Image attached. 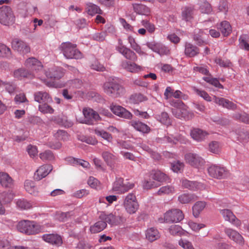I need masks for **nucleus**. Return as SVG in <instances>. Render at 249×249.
<instances>
[{
    "label": "nucleus",
    "mask_w": 249,
    "mask_h": 249,
    "mask_svg": "<svg viewBox=\"0 0 249 249\" xmlns=\"http://www.w3.org/2000/svg\"><path fill=\"white\" fill-rule=\"evenodd\" d=\"M185 159L188 164L196 168L202 166L205 163V160L202 157L195 153L186 154Z\"/></svg>",
    "instance_id": "nucleus-11"
},
{
    "label": "nucleus",
    "mask_w": 249,
    "mask_h": 249,
    "mask_svg": "<svg viewBox=\"0 0 249 249\" xmlns=\"http://www.w3.org/2000/svg\"><path fill=\"white\" fill-rule=\"evenodd\" d=\"M107 226L106 222L101 220L90 227V230L92 233H97L103 231Z\"/></svg>",
    "instance_id": "nucleus-42"
},
{
    "label": "nucleus",
    "mask_w": 249,
    "mask_h": 249,
    "mask_svg": "<svg viewBox=\"0 0 249 249\" xmlns=\"http://www.w3.org/2000/svg\"><path fill=\"white\" fill-rule=\"evenodd\" d=\"M123 67L131 72H136L141 70V66L136 63H131L128 61H125L122 63Z\"/></svg>",
    "instance_id": "nucleus-38"
},
{
    "label": "nucleus",
    "mask_w": 249,
    "mask_h": 249,
    "mask_svg": "<svg viewBox=\"0 0 249 249\" xmlns=\"http://www.w3.org/2000/svg\"><path fill=\"white\" fill-rule=\"evenodd\" d=\"M59 49L67 59H81L83 57L82 53L77 48L75 44L70 42L62 43Z\"/></svg>",
    "instance_id": "nucleus-3"
},
{
    "label": "nucleus",
    "mask_w": 249,
    "mask_h": 249,
    "mask_svg": "<svg viewBox=\"0 0 249 249\" xmlns=\"http://www.w3.org/2000/svg\"><path fill=\"white\" fill-rule=\"evenodd\" d=\"M45 74L48 78L52 79H59L63 76V73L59 68L49 69Z\"/></svg>",
    "instance_id": "nucleus-25"
},
{
    "label": "nucleus",
    "mask_w": 249,
    "mask_h": 249,
    "mask_svg": "<svg viewBox=\"0 0 249 249\" xmlns=\"http://www.w3.org/2000/svg\"><path fill=\"white\" fill-rule=\"evenodd\" d=\"M13 74L15 78L22 79L25 77L31 78L33 76L34 74H32L24 69L20 68L15 70Z\"/></svg>",
    "instance_id": "nucleus-39"
},
{
    "label": "nucleus",
    "mask_w": 249,
    "mask_h": 249,
    "mask_svg": "<svg viewBox=\"0 0 249 249\" xmlns=\"http://www.w3.org/2000/svg\"><path fill=\"white\" fill-rule=\"evenodd\" d=\"M225 232L230 239L236 243L239 244H243V238L237 231L230 228H226L225 229Z\"/></svg>",
    "instance_id": "nucleus-22"
},
{
    "label": "nucleus",
    "mask_w": 249,
    "mask_h": 249,
    "mask_svg": "<svg viewBox=\"0 0 249 249\" xmlns=\"http://www.w3.org/2000/svg\"><path fill=\"white\" fill-rule=\"evenodd\" d=\"M104 92L112 97H118L124 93V87L120 85L116 78L109 77L103 85Z\"/></svg>",
    "instance_id": "nucleus-1"
},
{
    "label": "nucleus",
    "mask_w": 249,
    "mask_h": 249,
    "mask_svg": "<svg viewBox=\"0 0 249 249\" xmlns=\"http://www.w3.org/2000/svg\"><path fill=\"white\" fill-rule=\"evenodd\" d=\"M151 178L159 182L165 181L168 179V177L160 171H155L151 174Z\"/></svg>",
    "instance_id": "nucleus-44"
},
{
    "label": "nucleus",
    "mask_w": 249,
    "mask_h": 249,
    "mask_svg": "<svg viewBox=\"0 0 249 249\" xmlns=\"http://www.w3.org/2000/svg\"><path fill=\"white\" fill-rule=\"evenodd\" d=\"M206 206V203L204 201L196 202L193 207V215L197 217L200 213L203 211Z\"/></svg>",
    "instance_id": "nucleus-40"
},
{
    "label": "nucleus",
    "mask_w": 249,
    "mask_h": 249,
    "mask_svg": "<svg viewBox=\"0 0 249 249\" xmlns=\"http://www.w3.org/2000/svg\"><path fill=\"white\" fill-rule=\"evenodd\" d=\"M169 231L173 235H181L183 233L182 228L177 225H171L169 228Z\"/></svg>",
    "instance_id": "nucleus-53"
},
{
    "label": "nucleus",
    "mask_w": 249,
    "mask_h": 249,
    "mask_svg": "<svg viewBox=\"0 0 249 249\" xmlns=\"http://www.w3.org/2000/svg\"><path fill=\"white\" fill-rule=\"evenodd\" d=\"M24 188L26 191L31 195H36L37 193V187L35 183L29 180H27L24 183Z\"/></svg>",
    "instance_id": "nucleus-41"
},
{
    "label": "nucleus",
    "mask_w": 249,
    "mask_h": 249,
    "mask_svg": "<svg viewBox=\"0 0 249 249\" xmlns=\"http://www.w3.org/2000/svg\"><path fill=\"white\" fill-rule=\"evenodd\" d=\"M184 214L178 209H172L164 213L163 220L166 223H178L183 219Z\"/></svg>",
    "instance_id": "nucleus-6"
},
{
    "label": "nucleus",
    "mask_w": 249,
    "mask_h": 249,
    "mask_svg": "<svg viewBox=\"0 0 249 249\" xmlns=\"http://www.w3.org/2000/svg\"><path fill=\"white\" fill-rule=\"evenodd\" d=\"M208 172L210 176L217 179L224 178L228 175L227 169L220 165H213L208 168Z\"/></svg>",
    "instance_id": "nucleus-9"
},
{
    "label": "nucleus",
    "mask_w": 249,
    "mask_h": 249,
    "mask_svg": "<svg viewBox=\"0 0 249 249\" xmlns=\"http://www.w3.org/2000/svg\"><path fill=\"white\" fill-rule=\"evenodd\" d=\"M86 9L88 13L91 16L96 14H103L102 10L98 5L91 2H89L86 4Z\"/></svg>",
    "instance_id": "nucleus-35"
},
{
    "label": "nucleus",
    "mask_w": 249,
    "mask_h": 249,
    "mask_svg": "<svg viewBox=\"0 0 249 249\" xmlns=\"http://www.w3.org/2000/svg\"><path fill=\"white\" fill-rule=\"evenodd\" d=\"M117 51L121 53L126 59L135 61L137 60L136 53L130 49L126 47L123 44L117 47Z\"/></svg>",
    "instance_id": "nucleus-19"
},
{
    "label": "nucleus",
    "mask_w": 249,
    "mask_h": 249,
    "mask_svg": "<svg viewBox=\"0 0 249 249\" xmlns=\"http://www.w3.org/2000/svg\"><path fill=\"white\" fill-rule=\"evenodd\" d=\"M15 20V17L11 8L7 6H3L0 8V23L4 25L13 24Z\"/></svg>",
    "instance_id": "nucleus-7"
},
{
    "label": "nucleus",
    "mask_w": 249,
    "mask_h": 249,
    "mask_svg": "<svg viewBox=\"0 0 249 249\" xmlns=\"http://www.w3.org/2000/svg\"><path fill=\"white\" fill-rule=\"evenodd\" d=\"M146 238L150 242L154 241L160 237V234L158 230L154 228H150L146 231Z\"/></svg>",
    "instance_id": "nucleus-32"
},
{
    "label": "nucleus",
    "mask_w": 249,
    "mask_h": 249,
    "mask_svg": "<svg viewBox=\"0 0 249 249\" xmlns=\"http://www.w3.org/2000/svg\"><path fill=\"white\" fill-rule=\"evenodd\" d=\"M203 79L207 83L211 84L216 88H218L219 89L224 88L223 86L219 83V80L217 78H212L210 76H206L204 77Z\"/></svg>",
    "instance_id": "nucleus-52"
},
{
    "label": "nucleus",
    "mask_w": 249,
    "mask_h": 249,
    "mask_svg": "<svg viewBox=\"0 0 249 249\" xmlns=\"http://www.w3.org/2000/svg\"><path fill=\"white\" fill-rule=\"evenodd\" d=\"M90 67L92 69L97 71H103L105 70L104 65L97 60L94 61L91 64Z\"/></svg>",
    "instance_id": "nucleus-61"
},
{
    "label": "nucleus",
    "mask_w": 249,
    "mask_h": 249,
    "mask_svg": "<svg viewBox=\"0 0 249 249\" xmlns=\"http://www.w3.org/2000/svg\"><path fill=\"white\" fill-rule=\"evenodd\" d=\"M170 104L174 107L172 109V112L175 117L188 120L193 117V113L188 111L186 106L181 101L173 99L170 101Z\"/></svg>",
    "instance_id": "nucleus-2"
},
{
    "label": "nucleus",
    "mask_w": 249,
    "mask_h": 249,
    "mask_svg": "<svg viewBox=\"0 0 249 249\" xmlns=\"http://www.w3.org/2000/svg\"><path fill=\"white\" fill-rule=\"evenodd\" d=\"M50 103H45L38 106V110L44 114H53L54 110L49 105Z\"/></svg>",
    "instance_id": "nucleus-47"
},
{
    "label": "nucleus",
    "mask_w": 249,
    "mask_h": 249,
    "mask_svg": "<svg viewBox=\"0 0 249 249\" xmlns=\"http://www.w3.org/2000/svg\"><path fill=\"white\" fill-rule=\"evenodd\" d=\"M182 185L185 188L190 190H195L198 186V183L196 181H192L187 179H183L182 181Z\"/></svg>",
    "instance_id": "nucleus-54"
},
{
    "label": "nucleus",
    "mask_w": 249,
    "mask_h": 249,
    "mask_svg": "<svg viewBox=\"0 0 249 249\" xmlns=\"http://www.w3.org/2000/svg\"><path fill=\"white\" fill-rule=\"evenodd\" d=\"M14 100L16 104H20L22 103L28 102V100L26 98L25 94L23 93H20L17 94L15 97Z\"/></svg>",
    "instance_id": "nucleus-60"
},
{
    "label": "nucleus",
    "mask_w": 249,
    "mask_h": 249,
    "mask_svg": "<svg viewBox=\"0 0 249 249\" xmlns=\"http://www.w3.org/2000/svg\"><path fill=\"white\" fill-rule=\"evenodd\" d=\"M192 138L197 142H201L204 141L208 133L200 129L194 128L190 133Z\"/></svg>",
    "instance_id": "nucleus-24"
},
{
    "label": "nucleus",
    "mask_w": 249,
    "mask_h": 249,
    "mask_svg": "<svg viewBox=\"0 0 249 249\" xmlns=\"http://www.w3.org/2000/svg\"><path fill=\"white\" fill-rule=\"evenodd\" d=\"M54 136L58 140H66L68 139L67 133L64 130H58Z\"/></svg>",
    "instance_id": "nucleus-63"
},
{
    "label": "nucleus",
    "mask_w": 249,
    "mask_h": 249,
    "mask_svg": "<svg viewBox=\"0 0 249 249\" xmlns=\"http://www.w3.org/2000/svg\"><path fill=\"white\" fill-rule=\"evenodd\" d=\"M237 139L241 142H244L249 139V133L245 130L239 131L237 134Z\"/></svg>",
    "instance_id": "nucleus-57"
},
{
    "label": "nucleus",
    "mask_w": 249,
    "mask_h": 249,
    "mask_svg": "<svg viewBox=\"0 0 249 249\" xmlns=\"http://www.w3.org/2000/svg\"><path fill=\"white\" fill-rule=\"evenodd\" d=\"M206 34L203 30H198L195 32L194 40L198 46H202L207 44V42L204 39L203 36Z\"/></svg>",
    "instance_id": "nucleus-33"
},
{
    "label": "nucleus",
    "mask_w": 249,
    "mask_h": 249,
    "mask_svg": "<svg viewBox=\"0 0 249 249\" xmlns=\"http://www.w3.org/2000/svg\"><path fill=\"white\" fill-rule=\"evenodd\" d=\"M130 124L136 130L143 133H148L150 131V127L141 122L132 121Z\"/></svg>",
    "instance_id": "nucleus-27"
},
{
    "label": "nucleus",
    "mask_w": 249,
    "mask_h": 249,
    "mask_svg": "<svg viewBox=\"0 0 249 249\" xmlns=\"http://www.w3.org/2000/svg\"><path fill=\"white\" fill-rule=\"evenodd\" d=\"M216 26L224 36H228L231 32V26L227 21H223L217 24Z\"/></svg>",
    "instance_id": "nucleus-29"
},
{
    "label": "nucleus",
    "mask_w": 249,
    "mask_h": 249,
    "mask_svg": "<svg viewBox=\"0 0 249 249\" xmlns=\"http://www.w3.org/2000/svg\"><path fill=\"white\" fill-rule=\"evenodd\" d=\"M209 150L213 153L218 154L220 151L219 143L215 141L211 142L209 144Z\"/></svg>",
    "instance_id": "nucleus-62"
},
{
    "label": "nucleus",
    "mask_w": 249,
    "mask_h": 249,
    "mask_svg": "<svg viewBox=\"0 0 249 249\" xmlns=\"http://www.w3.org/2000/svg\"><path fill=\"white\" fill-rule=\"evenodd\" d=\"M193 89L197 95L203 98L205 100L208 102H211L212 100V98L205 91L199 89L196 87H194Z\"/></svg>",
    "instance_id": "nucleus-56"
},
{
    "label": "nucleus",
    "mask_w": 249,
    "mask_h": 249,
    "mask_svg": "<svg viewBox=\"0 0 249 249\" xmlns=\"http://www.w3.org/2000/svg\"><path fill=\"white\" fill-rule=\"evenodd\" d=\"M99 218L101 220L106 222L107 223H109L111 225H116L118 223V217H116L112 213H110L109 214H106V213H101L99 216Z\"/></svg>",
    "instance_id": "nucleus-31"
},
{
    "label": "nucleus",
    "mask_w": 249,
    "mask_h": 249,
    "mask_svg": "<svg viewBox=\"0 0 249 249\" xmlns=\"http://www.w3.org/2000/svg\"><path fill=\"white\" fill-rule=\"evenodd\" d=\"M43 239L53 245L60 246L63 242L61 237L57 234H46L42 236Z\"/></svg>",
    "instance_id": "nucleus-21"
},
{
    "label": "nucleus",
    "mask_w": 249,
    "mask_h": 249,
    "mask_svg": "<svg viewBox=\"0 0 249 249\" xmlns=\"http://www.w3.org/2000/svg\"><path fill=\"white\" fill-rule=\"evenodd\" d=\"M110 108L114 114L122 118L130 119L132 117V114L129 111L121 106L111 105Z\"/></svg>",
    "instance_id": "nucleus-15"
},
{
    "label": "nucleus",
    "mask_w": 249,
    "mask_h": 249,
    "mask_svg": "<svg viewBox=\"0 0 249 249\" xmlns=\"http://www.w3.org/2000/svg\"><path fill=\"white\" fill-rule=\"evenodd\" d=\"M232 118L236 121L249 124V114L245 112H235L232 114Z\"/></svg>",
    "instance_id": "nucleus-37"
},
{
    "label": "nucleus",
    "mask_w": 249,
    "mask_h": 249,
    "mask_svg": "<svg viewBox=\"0 0 249 249\" xmlns=\"http://www.w3.org/2000/svg\"><path fill=\"white\" fill-rule=\"evenodd\" d=\"M17 207L21 210H27L32 207V203L25 199H18L16 201Z\"/></svg>",
    "instance_id": "nucleus-43"
},
{
    "label": "nucleus",
    "mask_w": 249,
    "mask_h": 249,
    "mask_svg": "<svg viewBox=\"0 0 249 249\" xmlns=\"http://www.w3.org/2000/svg\"><path fill=\"white\" fill-rule=\"evenodd\" d=\"M175 192L174 187L171 185H167L161 187L157 192L159 195L173 194Z\"/></svg>",
    "instance_id": "nucleus-49"
},
{
    "label": "nucleus",
    "mask_w": 249,
    "mask_h": 249,
    "mask_svg": "<svg viewBox=\"0 0 249 249\" xmlns=\"http://www.w3.org/2000/svg\"><path fill=\"white\" fill-rule=\"evenodd\" d=\"M11 55L10 49L4 44H0V57L8 58L10 57Z\"/></svg>",
    "instance_id": "nucleus-51"
},
{
    "label": "nucleus",
    "mask_w": 249,
    "mask_h": 249,
    "mask_svg": "<svg viewBox=\"0 0 249 249\" xmlns=\"http://www.w3.org/2000/svg\"><path fill=\"white\" fill-rule=\"evenodd\" d=\"M199 49L195 45L188 42L185 44V54L188 57H194L199 53Z\"/></svg>",
    "instance_id": "nucleus-26"
},
{
    "label": "nucleus",
    "mask_w": 249,
    "mask_h": 249,
    "mask_svg": "<svg viewBox=\"0 0 249 249\" xmlns=\"http://www.w3.org/2000/svg\"><path fill=\"white\" fill-rule=\"evenodd\" d=\"M128 40L130 44V47L139 54H143L141 47L136 42L135 39L131 36H129Z\"/></svg>",
    "instance_id": "nucleus-50"
},
{
    "label": "nucleus",
    "mask_w": 249,
    "mask_h": 249,
    "mask_svg": "<svg viewBox=\"0 0 249 249\" xmlns=\"http://www.w3.org/2000/svg\"><path fill=\"white\" fill-rule=\"evenodd\" d=\"M155 118L160 123L165 125L168 126L171 124V120L166 112H162L160 114L156 115Z\"/></svg>",
    "instance_id": "nucleus-36"
},
{
    "label": "nucleus",
    "mask_w": 249,
    "mask_h": 249,
    "mask_svg": "<svg viewBox=\"0 0 249 249\" xmlns=\"http://www.w3.org/2000/svg\"><path fill=\"white\" fill-rule=\"evenodd\" d=\"M146 100V97L140 93L133 94L130 97L131 102L134 104H138Z\"/></svg>",
    "instance_id": "nucleus-55"
},
{
    "label": "nucleus",
    "mask_w": 249,
    "mask_h": 249,
    "mask_svg": "<svg viewBox=\"0 0 249 249\" xmlns=\"http://www.w3.org/2000/svg\"><path fill=\"white\" fill-rule=\"evenodd\" d=\"M200 9L202 13L209 14L212 11V8L211 4L208 2H204L201 4Z\"/></svg>",
    "instance_id": "nucleus-59"
},
{
    "label": "nucleus",
    "mask_w": 249,
    "mask_h": 249,
    "mask_svg": "<svg viewBox=\"0 0 249 249\" xmlns=\"http://www.w3.org/2000/svg\"><path fill=\"white\" fill-rule=\"evenodd\" d=\"M83 113L84 116L83 123L89 125L94 124L100 120V117L97 112L89 108H84Z\"/></svg>",
    "instance_id": "nucleus-10"
},
{
    "label": "nucleus",
    "mask_w": 249,
    "mask_h": 249,
    "mask_svg": "<svg viewBox=\"0 0 249 249\" xmlns=\"http://www.w3.org/2000/svg\"><path fill=\"white\" fill-rule=\"evenodd\" d=\"M12 46L14 50L21 53H27L30 52L29 46L26 42L19 39H14L12 41Z\"/></svg>",
    "instance_id": "nucleus-13"
},
{
    "label": "nucleus",
    "mask_w": 249,
    "mask_h": 249,
    "mask_svg": "<svg viewBox=\"0 0 249 249\" xmlns=\"http://www.w3.org/2000/svg\"><path fill=\"white\" fill-rule=\"evenodd\" d=\"M213 100L215 104L228 109L235 110L237 108L236 104L224 98H220L213 95Z\"/></svg>",
    "instance_id": "nucleus-18"
},
{
    "label": "nucleus",
    "mask_w": 249,
    "mask_h": 249,
    "mask_svg": "<svg viewBox=\"0 0 249 249\" xmlns=\"http://www.w3.org/2000/svg\"><path fill=\"white\" fill-rule=\"evenodd\" d=\"M123 206L126 211L129 214H133L136 212L139 209V204L134 193H129L125 196Z\"/></svg>",
    "instance_id": "nucleus-5"
},
{
    "label": "nucleus",
    "mask_w": 249,
    "mask_h": 249,
    "mask_svg": "<svg viewBox=\"0 0 249 249\" xmlns=\"http://www.w3.org/2000/svg\"><path fill=\"white\" fill-rule=\"evenodd\" d=\"M17 229L20 232L28 235L37 233L41 231L39 225L34 221L28 220L19 222L17 225Z\"/></svg>",
    "instance_id": "nucleus-4"
},
{
    "label": "nucleus",
    "mask_w": 249,
    "mask_h": 249,
    "mask_svg": "<svg viewBox=\"0 0 249 249\" xmlns=\"http://www.w3.org/2000/svg\"><path fill=\"white\" fill-rule=\"evenodd\" d=\"M220 213L226 221H228L237 227L240 226L241 221L237 219L233 213L229 209L220 210Z\"/></svg>",
    "instance_id": "nucleus-17"
},
{
    "label": "nucleus",
    "mask_w": 249,
    "mask_h": 249,
    "mask_svg": "<svg viewBox=\"0 0 249 249\" xmlns=\"http://www.w3.org/2000/svg\"><path fill=\"white\" fill-rule=\"evenodd\" d=\"M102 156L106 163L111 167L112 163L115 160V157L112 154L107 151L103 152Z\"/></svg>",
    "instance_id": "nucleus-46"
},
{
    "label": "nucleus",
    "mask_w": 249,
    "mask_h": 249,
    "mask_svg": "<svg viewBox=\"0 0 249 249\" xmlns=\"http://www.w3.org/2000/svg\"><path fill=\"white\" fill-rule=\"evenodd\" d=\"M134 187V184L130 182L124 183V179L121 178H117L113 183L112 190L117 194H122L128 191Z\"/></svg>",
    "instance_id": "nucleus-8"
},
{
    "label": "nucleus",
    "mask_w": 249,
    "mask_h": 249,
    "mask_svg": "<svg viewBox=\"0 0 249 249\" xmlns=\"http://www.w3.org/2000/svg\"><path fill=\"white\" fill-rule=\"evenodd\" d=\"M0 85L3 86L6 91H7L9 93H13L16 89L15 85L10 83L3 82L1 80H0Z\"/></svg>",
    "instance_id": "nucleus-58"
},
{
    "label": "nucleus",
    "mask_w": 249,
    "mask_h": 249,
    "mask_svg": "<svg viewBox=\"0 0 249 249\" xmlns=\"http://www.w3.org/2000/svg\"><path fill=\"white\" fill-rule=\"evenodd\" d=\"M133 8L134 12L139 15L148 16L151 12L148 7L142 4H133Z\"/></svg>",
    "instance_id": "nucleus-28"
},
{
    "label": "nucleus",
    "mask_w": 249,
    "mask_h": 249,
    "mask_svg": "<svg viewBox=\"0 0 249 249\" xmlns=\"http://www.w3.org/2000/svg\"><path fill=\"white\" fill-rule=\"evenodd\" d=\"M0 184L4 188H10L13 186L14 181L12 178L5 172H0Z\"/></svg>",
    "instance_id": "nucleus-23"
},
{
    "label": "nucleus",
    "mask_w": 249,
    "mask_h": 249,
    "mask_svg": "<svg viewBox=\"0 0 249 249\" xmlns=\"http://www.w3.org/2000/svg\"><path fill=\"white\" fill-rule=\"evenodd\" d=\"M194 8L192 6H185L182 8L181 16L182 19L186 21H191L193 18Z\"/></svg>",
    "instance_id": "nucleus-30"
},
{
    "label": "nucleus",
    "mask_w": 249,
    "mask_h": 249,
    "mask_svg": "<svg viewBox=\"0 0 249 249\" xmlns=\"http://www.w3.org/2000/svg\"><path fill=\"white\" fill-rule=\"evenodd\" d=\"M94 132L95 134H96L97 136L101 137L103 139L107 141L108 142H112V136L111 134H109L104 130L95 129L94 130Z\"/></svg>",
    "instance_id": "nucleus-45"
},
{
    "label": "nucleus",
    "mask_w": 249,
    "mask_h": 249,
    "mask_svg": "<svg viewBox=\"0 0 249 249\" xmlns=\"http://www.w3.org/2000/svg\"><path fill=\"white\" fill-rule=\"evenodd\" d=\"M71 214L70 212L67 213H58L56 214V218L60 221L65 222L68 220V219L71 217Z\"/></svg>",
    "instance_id": "nucleus-64"
},
{
    "label": "nucleus",
    "mask_w": 249,
    "mask_h": 249,
    "mask_svg": "<svg viewBox=\"0 0 249 249\" xmlns=\"http://www.w3.org/2000/svg\"><path fill=\"white\" fill-rule=\"evenodd\" d=\"M34 100L39 104L45 103H52L53 99L50 94L43 91H38L34 94Z\"/></svg>",
    "instance_id": "nucleus-20"
},
{
    "label": "nucleus",
    "mask_w": 249,
    "mask_h": 249,
    "mask_svg": "<svg viewBox=\"0 0 249 249\" xmlns=\"http://www.w3.org/2000/svg\"><path fill=\"white\" fill-rule=\"evenodd\" d=\"M197 196L192 194H182L178 197V200L181 204H187L196 200Z\"/></svg>",
    "instance_id": "nucleus-34"
},
{
    "label": "nucleus",
    "mask_w": 249,
    "mask_h": 249,
    "mask_svg": "<svg viewBox=\"0 0 249 249\" xmlns=\"http://www.w3.org/2000/svg\"><path fill=\"white\" fill-rule=\"evenodd\" d=\"M147 46L153 51L158 53L160 55H168L169 54V49L161 44L155 42H150L146 43Z\"/></svg>",
    "instance_id": "nucleus-12"
},
{
    "label": "nucleus",
    "mask_w": 249,
    "mask_h": 249,
    "mask_svg": "<svg viewBox=\"0 0 249 249\" xmlns=\"http://www.w3.org/2000/svg\"><path fill=\"white\" fill-rule=\"evenodd\" d=\"M25 65L27 68L36 73L42 71L43 69L41 63L34 57H31L26 59ZM32 74H34L33 75L35 74L34 72Z\"/></svg>",
    "instance_id": "nucleus-14"
},
{
    "label": "nucleus",
    "mask_w": 249,
    "mask_h": 249,
    "mask_svg": "<svg viewBox=\"0 0 249 249\" xmlns=\"http://www.w3.org/2000/svg\"><path fill=\"white\" fill-rule=\"evenodd\" d=\"M40 158L43 161H51L55 159L53 153L50 150H46L39 154Z\"/></svg>",
    "instance_id": "nucleus-48"
},
{
    "label": "nucleus",
    "mask_w": 249,
    "mask_h": 249,
    "mask_svg": "<svg viewBox=\"0 0 249 249\" xmlns=\"http://www.w3.org/2000/svg\"><path fill=\"white\" fill-rule=\"evenodd\" d=\"M53 167L51 164H44L40 166L34 175V178L40 180L47 176L52 170Z\"/></svg>",
    "instance_id": "nucleus-16"
}]
</instances>
